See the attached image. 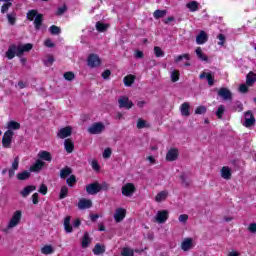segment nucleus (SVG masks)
Instances as JSON below:
<instances>
[{
	"mask_svg": "<svg viewBox=\"0 0 256 256\" xmlns=\"http://www.w3.org/2000/svg\"><path fill=\"white\" fill-rule=\"evenodd\" d=\"M64 79H66V81H73V79H75V74L73 72H65Z\"/></svg>",
	"mask_w": 256,
	"mask_h": 256,
	"instance_id": "6e6d98bb",
	"label": "nucleus"
},
{
	"mask_svg": "<svg viewBox=\"0 0 256 256\" xmlns=\"http://www.w3.org/2000/svg\"><path fill=\"white\" fill-rule=\"evenodd\" d=\"M29 177H31V172H29V171H23V172L17 174V179L19 181H25V180L29 179Z\"/></svg>",
	"mask_w": 256,
	"mask_h": 256,
	"instance_id": "4c0bfd02",
	"label": "nucleus"
},
{
	"mask_svg": "<svg viewBox=\"0 0 256 256\" xmlns=\"http://www.w3.org/2000/svg\"><path fill=\"white\" fill-rule=\"evenodd\" d=\"M11 169H13L14 171H17L19 169V156L14 159Z\"/></svg>",
	"mask_w": 256,
	"mask_h": 256,
	"instance_id": "13d9d810",
	"label": "nucleus"
},
{
	"mask_svg": "<svg viewBox=\"0 0 256 256\" xmlns=\"http://www.w3.org/2000/svg\"><path fill=\"white\" fill-rule=\"evenodd\" d=\"M124 85L125 87H131V85H133V83H135V76L133 75H128L125 76L123 79Z\"/></svg>",
	"mask_w": 256,
	"mask_h": 256,
	"instance_id": "72a5a7b5",
	"label": "nucleus"
},
{
	"mask_svg": "<svg viewBox=\"0 0 256 256\" xmlns=\"http://www.w3.org/2000/svg\"><path fill=\"white\" fill-rule=\"evenodd\" d=\"M13 135H14V133L11 130H8L4 133V136L2 138V145L6 149H9L11 147V142L13 140Z\"/></svg>",
	"mask_w": 256,
	"mask_h": 256,
	"instance_id": "0eeeda50",
	"label": "nucleus"
},
{
	"mask_svg": "<svg viewBox=\"0 0 256 256\" xmlns=\"http://www.w3.org/2000/svg\"><path fill=\"white\" fill-rule=\"evenodd\" d=\"M133 105V101H131L127 96H120L118 98V107L120 109H132Z\"/></svg>",
	"mask_w": 256,
	"mask_h": 256,
	"instance_id": "20e7f679",
	"label": "nucleus"
},
{
	"mask_svg": "<svg viewBox=\"0 0 256 256\" xmlns=\"http://www.w3.org/2000/svg\"><path fill=\"white\" fill-rule=\"evenodd\" d=\"M187 9L191 11L192 13H195V11H199V2L197 1H191L186 4Z\"/></svg>",
	"mask_w": 256,
	"mask_h": 256,
	"instance_id": "2f4dec72",
	"label": "nucleus"
},
{
	"mask_svg": "<svg viewBox=\"0 0 256 256\" xmlns=\"http://www.w3.org/2000/svg\"><path fill=\"white\" fill-rule=\"evenodd\" d=\"M41 25H43V14H38L34 19V27L36 31H39V29H41Z\"/></svg>",
	"mask_w": 256,
	"mask_h": 256,
	"instance_id": "7c9ffc66",
	"label": "nucleus"
},
{
	"mask_svg": "<svg viewBox=\"0 0 256 256\" xmlns=\"http://www.w3.org/2000/svg\"><path fill=\"white\" fill-rule=\"evenodd\" d=\"M7 19H8V23H10L11 25H15V21H16L15 13L7 14Z\"/></svg>",
	"mask_w": 256,
	"mask_h": 256,
	"instance_id": "4d7b16f0",
	"label": "nucleus"
},
{
	"mask_svg": "<svg viewBox=\"0 0 256 256\" xmlns=\"http://www.w3.org/2000/svg\"><path fill=\"white\" fill-rule=\"evenodd\" d=\"M169 197V192L167 190L159 192L155 197L156 203H161V201H165Z\"/></svg>",
	"mask_w": 256,
	"mask_h": 256,
	"instance_id": "a878e982",
	"label": "nucleus"
},
{
	"mask_svg": "<svg viewBox=\"0 0 256 256\" xmlns=\"http://www.w3.org/2000/svg\"><path fill=\"white\" fill-rule=\"evenodd\" d=\"M255 125V116L251 110H248L244 113V122L243 126L247 129L253 127Z\"/></svg>",
	"mask_w": 256,
	"mask_h": 256,
	"instance_id": "f257e3e1",
	"label": "nucleus"
},
{
	"mask_svg": "<svg viewBox=\"0 0 256 256\" xmlns=\"http://www.w3.org/2000/svg\"><path fill=\"white\" fill-rule=\"evenodd\" d=\"M17 47H18L17 57H21L23 53H27L31 51V49H33V44L28 43L25 45H18Z\"/></svg>",
	"mask_w": 256,
	"mask_h": 256,
	"instance_id": "6ab92c4d",
	"label": "nucleus"
},
{
	"mask_svg": "<svg viewBox=\"0 0 256 256\" xmlns=\"http://www.w3.org/2000/svg\"><path fill=\"white\" fill-rule=\"evenodd\" d=\"M69 193V189L67 188V186H63L60 190V199H65V197H67Z\"/></svg>",
	"mask_w": 256,
	"mask_h": 256,
	"instance_id": "09e8293b",
	"label": "nucleus"
},
{
	"mask_svg": "<svg viewBox=\"0 0 256 256\" xmlns=\"http://www.w3.org/2000/svg\"><path fill=\"white\" fill-rule=\"evenodd\" d=\"M167 15V10H156L153 14L154 19H161Z\"/></svg>",
	"mask_w": 256,
	"mask_h": 256,
	"instance_id": "79ce46f5",
	"label": "nucleus"
},
{
	"mask_svg": "<svg viewBox=\"0 0 256 256\" xmlns=\"http://www.w3.org/2000/svg\"><path fill=\"white\" fill-rule=\"evenodd\" d=\"M93 253L94 255H101V253H105V247L101 246V244H96Z\"/></svg>",
	"mask_w": 256,
	"mask_h": 256,
	"instance_id": "a19ab883",
	"label": "nucleus"
},
{
	"mask_svg": "<svg viewBox=\"0 0 256 256\" xmlns=\"http://www.w3.org/2000/svg\"><path fill=\"white\" fill-rule=\"evenodd\" d=\"M8 131H16L18 129H21V124L19 122L10 121L7 124Z\"/></svg>",
	"mask_w": 256,
	"mask_h": 256,
	"instance_id": "f704fd0d",
	"label": "nucleus"
},
{
	"mask_svg": "<svg viewBox=\"0 0 256 256\" xmlns=\"http://www.w3.org/2000/svg\"><path fill=\"white\" fill-rule=\"evenodd\" d=\"M38 159H40V161H43V162L47 161L48 163H51V161H53V156H51V152L41 150L38 153Z\"/></svg>",
	"mask_w": 256,
	"mask_h": 256,
	"instance_id": "dca6fc26",
	"label": "nucleus"
},
{
	"mask_svg": "<svg viewBox=\"0 0 256 256\" xmlns=\"http://www.w3.org/2000/svg\"><path fill=\"white\" fill-rule=\"evenodd\" d=\"M43 167H45V162L42 161L41 159H37L35 163L32 166H30L29 171L31 173H39V171H41Z\"/></svg>",
	"mask_w": 256,
	"mask_h": 256,
	"instance_id": "ddd939ff",
	"label": "nucleus"
},
{
	"mask_svg": "<svg viewBox=\"0 0 256 256\" xmlns=\"http://www.w3.org/2000/svg\"><path fill=\"white\" fill-rule=\"evenodd\" d=\"M167 219H169V212L167 210L158 211L154 217L155 223H159L160 225L166 223Z\"/></svg>",
	"mask_w": 256,
	"mask_h": 256,
	"instance_id": "39448f33",
	"label": "nucleus"
},
{
	"mask_svg": "<svg viewBox=\"0 0 256 256\" xmlns=\"http://www.w3.org/2000/svg\"><path fill=\"white\" fill-rule=\"evenodd\" d=\"M18 51L19 48L17 47V45L12 44L11 46H9L8 50L6 51L7 59H13L17 55Z\"/></svg>",
	"mask_w": 256,
	"mask_h": 256,
	"instance_id": "a211bd4d",
	"label": "nucleus"
},
{
	"mask_svg": "<svg viewBox=\"0 0 256 256\" xmlns=\"http://www.w3.org/2000/svg\"><path fill=\"white\" fill-rule=\"evenodd\" d=\"M183 59H186V61H189V59H191V56L189 54H182V55L176 56L174 59V62L181 63Z\"/></svg>",
	"mask_w": 256,
	"mask_h": 256,
	"instance_id": "37998d69",
	"label": "nucleus"
},
{
	"mask_svg": "<svg viewBox=\"0 0 256 256\" xmlns=\"http://www.w3.org/2000/svg\"><path fill=\"white\" fill-rule=\"evenodd\" d=\"M37 15H39V13H37V10H29L26 14V17L28 21H35Z\"/></svg>",
	"mask_w": 256,
	"mask_h": 256,
	"instance_id": "58836bf2",
	"label": "nucleus"
},
{
	"mask_svg": "<svg viewBox=\"0 0 256 256\" xmlns=\"http://www.w3.org/2000/svg\"><path fill=\"white\" fill-rule=\"evenodd\" d=\"M54 251L55 249H53V246L51 245H45L41 248L42 255H51L52 253H54Z\"/></svg>",
	"mask_w": 256,
	"mask_h": 256,
	"instance_id": "e433bc0d",
	"label": "nucleus"
},
{
	"mask_svg": "<svg viewBox=\"0 0 256 256\" xmlns=\"http://www.w3.org/2000/svg\"><path fill=\"white\" fill-rule=\"evenodd\" d=\"M196 55L198 57V59H200V61H209V58L207 57V55H205L203 53V50H201V47L196 48Z\"/></svg>",
	"mask_w": 256,
	"mask_h": 256,
	"instance_id": "c9c22d12",
	"label": "nucleus"
},
{
	"mask_svg": "<svg viewBox=\"0 0 256 256\" xmlns=\"http://www.w3.org/2000/svg\"><path fill=\"white\" fill-rule=\"evenodd\" d=\"M234 111H238V112L243 111V104L241 102H236L234 105Z\"/></svg>",
	"mask_w": 256,
	"mask_h": 256,
	"instance_id": "e2e57ef3",
	"label": "nucleus"
},
{
	"mask_svg": "<svg viewBox=\"0 0 256 256\" xmlns=\"http://www.w3.org/2000/svg\"><path fill=\"white\" fill-rule=\"evenodd\" d=\"M217 38L219 39L218 45L223 47L225 45V35L219 34Z\"/></svg>",
	"mask_w": 256,
	"mask_h": 256,
	"instance_id": "680f3d73",
	"label": "nucleus"
},
{
	"mask_svg": "<svg viewBox=\"0 0 256 256\" xmlns=\"http://www.w3.org/2000/svg\"><path fill=\"white\" fill-rule=\"evenodd\" d=\"M4 3L1 7V13H7L9 11V7L13 5V0H0Z\"/></svg>",
	"mask_w": 256,
	"mask_h": 256,
	"instance_id": "473e14b6",
	"label": "nucleus"
},
{
	"mask_svg": "<svg viewBox=\"0 0 256 256\" xmlns=\"http://www.w3.org/2000/svg\"><path fill=\"white\" fill-rule=\"evenodd\" d=\"M91 245V237H89V232H85L82 237L81 247L82 249H87Z\"/></svg>",
	"mask_w": 256,
	"mask_h": 256,
	"instance_id": "5701e85b",
	"label": "nucleus"
},
{
	"mask_svg": "<svg viewBox=\"0 0 256 256\" xmlns=\"http://www.w3.org/2000/svg\"><path fill=\"white\" fill-rule=\"evenodd\" d=\"M154 53L156 55V57H164L165 56V52H163V50L161 49V47H154Z\"/></svg>",
	"mask_w": 256,
	"mask_h": 256,
	"instance_id": "3c124183",
	"label": "nucleus"
},
{
	"mask_svg": "<svg viewBox=\"0 0 256 256\" xmlns=\"http://www.w3.org/2000/svg\"><path fill=\"white\" fill-rule=\"evenodd\" d=\"M256 82V74L254 72H249L248 75L246 76V85L248 87H253Z\"/></svg>",
	"mask_w": 256,
	"mask_h": 256,
	"instance_id": "b1692460",
	"label": "nucleus"
},
{
	"mask_svg": "<svg viewBox=\"0 0 256 256\" xmlns=\"http://www.w3.org/2000/svg\"><path fill=\"white\" fill-rule=\"evenodd\" d=\"M188 220H189V215L187 214H181L178 218V221L180 223H187Z\"/></svg>",
	"mask_w": 256,
	"mask_h": 256,
	"instance_id": "bf43d9fd",
	"label": "nucleus"
},
{
	"mask_svg": "<svg viewBox=\"0 0 256 256\" xmlns=\"http://www.w3.org/2000/svg\"><path fill=\"white\" fill-rule=\"evenodd\" d=\"M87 63L88 67L95 69V67H99L101 65V58H99V55L97 54H90L88 56Z\"/></svg>",
	"mask_w": 256,
	"mask_h": 256,
	"instance_id": "423d86ee",
	"label": "nucleus"
},
{
	"mask_svg": "<svg viewBox=\"0 0 256 256\" xmlns=\"http://www.w3.org/2000/svg\"><path fill=\"white\" fill-rule=\"evenodd\" d=\"M219 97H222L224 101H231L233 99V94H231V91L228 88H220L218 90Z\"/></svg>",
	"mask_w": 256,
	"mask_h": 256,
	"instance_id": "f8f14e48",
	"label": "nucleus"
},
{
	"mask_svg": "<svg viewBox=\"0 0 256 256\" xmlns=\"http://www.w3.org/2000/svg\"><path fill=\"white\" fill-rule=\"evenodd\" d=\"M21 211L17 210L14 212L10 222L8 223V229H13V227H17L19 225V221H21Z\"/></svg>",
	"mask_w": 256,
	"mask_h": 256,
	"instance_id": "6e6552de",
	"label": "nucleus"
},
{
	"mask_svg": "<svg viewBox=\"0 0 256 256\" xmlns=\"http://www.w3.org/2000/svg\"><path fill=\"white\" fill-rule=\"evenodd\" d=\"M53 63H55V58H53V56L48 55L46 57V60H44V65H46L47 67H50V65H53Z\"/></svg>",
	"mask_w": 256,
	"mask_h": 256,
	"instance_id": "8fccbe9b",
	"label": "nucleus"
},
{
	"mask_svg": "<svg viewBox=\"0 0 256 256\" xmlns=\"http://www.w3.org/2000/svg\"><path fill=\"white\" fill-rule=\"evenodd\" d=\"M204 113H207V107H205V106H198L195 109V114L196 115H204Z\"/></svg>",
	"mask_w": 256,
	"mask_h": 256,
	"instance_id": "de8ad7c7",
	"label": "nucleus"
},
{
	"mask_svg": "<svg viewBox=\"0 0 256 256\" xmlns=\"http://www.w3.org/2000/svg\"><path fill=\"white\" fill-rule=\"evenodd\" d=\"M64 147L65 151H67L68 153H73V150L75 149V144L73 143L72 139H66L64 141Z\"/></svg>",
	"mask_w": 256,
	"mask_h": 256,
	"instance_id": "bb28decb",
	"label": "nucleus"
},
{
	"mask_svg": "<svg viewBox=\"0 0 256 256\" xmlns=\"http://www.w3.org/2000/svg\"><path fill=\"white\" fill-rule=\"evenodd\" d=\"M200 79H207L208 85L210 87H213V85H215V78L213 77V75H211V73H207V72H202L200 74Z\"/></svg>",
	"mask_w": 256,
	"mask_h": 256,
	"instance_id": "412c9836",
	"label": "nucleus"
},
{
	"mask_svg": "<svg viewBox=\"0 0 256 256\" xmlns=\"http://www.w3.org/2000/svg\"><path fill=\"white\" fill-rule=\"evenodd\" d=\"M125 215H127V211L123 208H118L114 214V220L116 223H121L125 219Z\"/></svg>",
	"mask_w": 256,
	"mask_h": 256,
	"instance_id": "2eb2a0df",
	"label": "nucleus"
},
{
	"mask_svg": "<svg viewBox=\"0 0 256 256\" xmlns=\"http://www.w3.org/2000/svg\"><path fill=\"white\" fill-rule=\"evenodd\" d=\"M248 231H249L250 233H256V223H251V224H249V226H248Z\"/></svg>",
	"mask_w": 256,
	"mask_h": 256,
	"instance_id": "774afa93",
	"label": "nucleus"
},
{
	"mask_svg": "<svg viewBox=\"0 0 256 256\" xmlns=\"http://www.w3.org/2000/svg\"><path fill=\"white\" fill-rule=\"evenodd\" d=\"M180 179L182 181L183 187H189L191 185V182L189 180H187V176H185V174H182L180 176Z\"/></svg>",
	"mask_w": 256,
	"mask_h": 256,
	"instance_id": "864d4df0",
	"label": "nucleus"
},
{
	"mask_svg": "<svg viewBox=\"0 0 256 256\" xmlns=\"http://www.w3.org/2000/svg\"><path fill=\"white\" fill-rule=\"evenodd\" d=\"M121 255L122 256H133L134 255V251H133V249H130V248H124L122 250Z\"/></svg>",
	"mask_w": 256,
	"mask_h": 256,
	"instance_id": "5fc2aeb1",
	"label": "nucleus"
},
{
	"mask_svg": "<svg viewBox=\"0 0 256 256\" xmlns=\"http://www.w3.org/2000/svg\"><path fill=\"white\" fill-rule=\"evenodd\" d=\"M193 247H195V244H193V238H185L181 243L182 251H191Z\"/></svg>",
	"mask_w": 256,
	"mask_h": 256,
	"instance_id": "4468645a",
	"label": "nucleus"
},
{
	"mask_svg": "<svg viewBox=\"0 0 256 256\" xmlns=\"http://www.w3.org/2000/svg\"><path fill=\"white\" fill-rule=\"evenodd\" d=\"M111 148H106L103 152V158L104 159H109L111 157Z\"/></svg>",
	"mask_w": 256,
	"mask_h": 256,
	"instance_id": "0e129e2a",
	"label": "nucleus"
},
{
	"mask_svg": "<svg viewBox=\"0 0 256 256\" xmlns=\"http://www.w3.org/2000/svg\"><path fill=\"white\" fill-rule=\"evenodd\" d=\"M39 193H41L42 195H47V186L45 184H41L39 188Z\"/></svg>",
	"mask_w": 256,
	"mask_h": 256,
	"instance_id": "338daca9",
	"label": "nucleus"
},
{
	"mask_svg": "<svg viewBox=\"0 0 256 256\" xmlns=\"http://www.w3.org/2000/svg\"><path fill=\"white\" fill-rule=\"evenodd\" d=\"M65 11H67V6L64 5L62 7H59L57 12H56V15L61 16V15H63V13H65Z\"/></svg>",
	"mask_w": 256,
	"mask_h": 256,
	"instance_id": "69168bd1",
	"label": "nucleus"
},
{
	"mask_svg": "<svg viewBox=\"0 0 256 256\" xmlns=\"http://www.w3.org/2000/svg\"><path fill=\"white\" fill-rule=\"evenodd\" d=\"M66 183L69 185V187H73V184L77 183V178H75V175H71L67 178Z\"/></svg>",
	"mask_w": 256,
	"mask_h": 256,
	"instance_id": "603ef678",
	"label": "nucleus"
},
{
	"mask_svg": "<svg viewBox=\"0 0 256 256\" xmlns=\"http://www.w3.org/2000/svg\"><path fill=\"white\" fill-rule=\"evenodd\" d=\"M224 113H225V105H220L216 111V117H218V119H223Z\"/></svg>",
	"mask_w": 256,
	"mask_h": 256,
	"instance_id": "c03bdc74",
	"label": "nucleus"
},
{
	"mask_svg": "<svg viewBox=\"0 0 256 256\" xmlns=\"http://www.w3.org/2000/svg\"><path fill=\"white\" fill-rule=\"evenodd\" d=\"M206 41H209V36L207 35V32L202 30L196 37V43L197 45H205Z\"/></svg>",
	"mask_w": 256,
	"mask_h": 256,
	"instance_id": "aec40b11",
	"label": "nucleus"
},
{
	"mask_svg": "<svg viewBox=\"0 0 256 256\" xmlns=\"http://www.w3.org/2000/svg\"><path fill=\"white\" fill-rule=\"evenodd\" d=\"M96 29L100 33H103V32H105L106 29H109V25H107V24H105L103 22H97L96 23Z\"/></svg>",
	"mask_w": 256,
	"mask_h": 256,
	"instance_id": "ea45409f",
	"label": "nucleus"
},
{
	"mask_svg": "<svg viewBox=\"0 0 256 256\" xmlns=\"http://www.w3.org/2000/svg\"><path fill=\"white\" fill-rule=\"evenodd\" d=\"M101 191V184L94 182L86 186V193L88 195H97Z\"/></svg>",
	"mask_w": 256,
	"mask_h": 256,
	"instance_id": "1a4fd4ad",
	"label": "nucleus"
},
{
	"mask_svg": "<svg viewBox=\"0 0 256 256\" xmlns=\"http://www.w3.org/2000/svg\"><path fill=\"white\" fill-rule=\"evenodd\" d=\"M37 189L36 186H33V185H29V186H26L21 192V196L22 197H29V195H31V193H33V191H35Z\"/></svg>",
	"mask_w": 256,
	"mask_h": 256,
	"instance_id": "393cba45",
	"label": "nucleus"
},
{
	"mask_svg": "<svg viewBox=\"0 0 256 256\" xmlns=\"http://www.w3.org/2000/svg\"><path fill=\"white\" fill-rule=\"evenodd\" d=\"M72 134H73V128H71V126H67V127L61 128L58 131L57 137H59V139H67V137H71Z\"/></svg>",
	"mask_w": 256,
	"mask_h": 256,
	"instance_id": "9d476101",
	"label": "nucleus"
},
{
	"mask_svg": "<svg viewBox=\"0 0 256 256\" xmlns=\"http://www.w3.org/2000/svg\"><path fill=\"white\" fill-rule=\"evenodd\" d=\"M221 177L226 180L231 179V168H229L227 166L222 167Z\"/></svg>",
	"mask_w": 256,
	"mask_h": 256,
	"instance_id": "c756f323",
	"label": "nucleus"
},
{
	"mask_svg": "<svg viewBox=\"0 0 256 256\" xmlns=\"http://www.w3.org/2000/svg\"><path fill=\"white\" fill-rule=\"evenodd\" d=\"M92 207L93 201H91L90 199L82 198L78 202V209H80L81 211L85 209H91Z\"/></svg>",
	"mask_w": 256,
	"mask_h": 256,
	"instance_id": "9b49d317",
	"label": "nucleus"
},
{
	"mask_svg": "<svg viewBox=\"0 0 256 256\" xmlns=\"http://www.w3.org/2000/svg\"><path fill=\"white\" fill-rule=\"evenodd\" d=\"M191 105H189V102H184L181 106H180V113L183 117H189V115H191V112L189 111Z\"/></svg>",
	"mask_w": 256,
	"mask_h": 256,
	"instance_id": "4be33fe9",
	"label": "nucleus"
},
{
	"mask_svg": "<svg viewBox=\"0 0 256 256\" xmlns=\"http://www.w3.org/2000/svg\"><path fill=\"white\" fill-rule=\"evenodd\" d=\"M177 157H179V150L171 148L166 154V161H177Z\"/></svg>",
	"mask_w": 256,
	"mask_h": 256,
	"instance_id": "f3484780",
	"label": "nucleus"
},
{
	"mask_svg": "<svg viewBox=\"0 0 256 256\" xmlns=\"http://www.w3.org/2000/svg\"><path fill=\"white\" fill-rule=\"evenodd\" d=\"M71 173H73V170L69 166H66L60 170V178L67 179Z\"/></svg>",
	"mask_w": 256,
	"mask_h": 256,
	"instance_id": "c85d7f7f",
	"label": "nucleus"
},
{
	"mask_svg": "<svg viewBox=\"0 0 256 256\" xmlns=\"http://www.w3.org/2000/svg\"><path fill=\"white\" fill-rule=\"evenodd\" d=\"M103 131H105V124L102 122H96L88 128V133H90V135H99L103 133Z\"/></svg>",
	"mask_w": 256,
	"mask_h": 256,
	"instance_id": "f03ea898",
	"label": "nucleus"
},
{
	"mask_svg": "<svg viewBox=\"0 0 256 256\" xmlns=\"http://www.w3.org/2000/svg\"><path fill=\"white\" fill-rule=\"evenodd\" d=\"M238 89L240 93H247L249 91V85L241 84Z\"/></svg>",
	"mask_w": 256,
	"mask_h": 256,
	"instance_id": "052dcab7",
	"label": "nucleus"
},
{
	"mask_svg": "<svg viewBox=\"0 0 256 256\" xmlns=\"http://www.w3.org/2000/svg\"><path fill=\"white\" fill-rule=\"evenodd\" d=\"M121 191L124 197H133L135 191H137V188L133 183H126L125 185L122 186Z\"/></svg>",
	"mask_w": 256,
	"mask_h": 256,
	"instance_id": "7ed1b4c3",
	"label": "nucleus"
},
{
	"mask_svg": "<svg viewBox=\"0 0 256 256\" xmlns=\"http://www.w3.org/2000/svg\"><path fill=\"white\" fill-rule=\"evenodd\" d=\"M64 229L66 233H73V226H71V216L64 219Z\"/></svg>",
	"mask_w": 256,
	"mask_h": 256,
	"instance_id": "cd10ccee",
	"label": "nucleus"
},
{
	"mask_svg": "<svg viewBox=\"0 0 256 256\" xmlns=\"http://www.w3.org/2000/svg\"><path fill=\"white\" fill-rule=\"evenodd\" d=\"M49 31L51 35H59V33H61V28H59V26L52 25L50 26Z\"/></svg>",
	"mask_w": 256,
	"mask_h": 256,
	"instance_id": "a18cd8bd",
	"label": "nucleus"
},
{
	"mask_svg": "<svg viewBox=\"0 0 256 256\" xmlns=\"http://www.w3.org/2000/svg\"><path fill=\"white\" fill-rule=\"evenodd\" d=\"M170 77H171L172 83H177V81H179V71L177 70L172 71Z\"/></svg>",
	"mask_w": 256,
	"mask_h": 256,
	"instance_id": "49530a36",
	"label": "nucleus"
}]
</instances>
